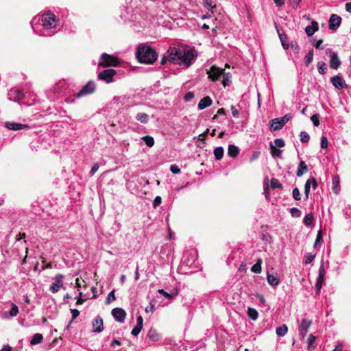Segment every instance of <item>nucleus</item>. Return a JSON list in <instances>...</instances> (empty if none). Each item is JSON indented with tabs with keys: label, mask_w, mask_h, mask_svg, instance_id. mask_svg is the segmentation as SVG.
<instances>
[{
	"label": "nucleus",
	"mask_w": 351,
	"mask_h": 351,
	"mask_svg": "<svg viewBox=\"0 0 351 351\" xmlns=\"http://www.w3.org/2000/svg\"><path fill=\"white\" fill-rule=\"evenodd\" d=\"M112 315L115 320L120 323L123 322L126 317L125 311L123 308L119 307L112 309Z\"/></svg>",
	"instance_id": "13"
},
{
	"label": "nucleus",
	"mask_w": 351,
	"mask_h": 351,
	"mask_svg": "<svg viewBox=\"0 0 351 351\" xmlns=\"http://www.w3.org/2000/svg\"><path fill=\"white\" fill-rule=\"evenodd\" d=\"M239 148L234 145H230L228 146V154L230 157H232V158H235L237 156L238 154H239Z\"/></svg>",
	"instance_id": "25"
},
{
	"label": "nucleus",
	"mask_w": 351,
	"mask_h": 351,
	"mask_svg": "<svg viewBox=\"0 0 351 351\" xmlns=\"http://www.w3.org/2000/svg\"><path fill=\"white\" fill-rule=\"evenodd\" d=\"M202 4L205 8L213 13V10L215 8V5H213V1L211 0H202Z\"/></svg>",
	"instance_id": "38"
},
{
	"label": "nucleus",
	"mask_w": 351,
	"mask_h": 351,
	"mask_svg": "<svg viewBox=\"0 0 351 351\" xmlns=\"http://www.w3.org/2000/svg\"><path fill=\"white\" fill-rule=\"evenodd\" d=\"M278 36L283 48L287 50L289 48V44L287 43V39L285 35H283L278 32Z\"/></svg>",
	"instance_id": "35"
},
{
	"label": "nucleus",
	"mask_w": 351,
	"mask_h": 351,
	"mask_svg": "<svg viewBox=\"0 0 351 351\" xmlns=\"http://www.w3.org/2000/svg\"><path fill=\"white\" fill-rule=\"evenodd\" d=\"M318 23L315 21H313L311 25L306 27L305 32L308 36H311L318 30Z\"/></svg>",
	"instance_id": "20"
},
{
	"label": "nucleus",
	"mask_w": 351,
	"mask_h": 351,
	"mask_svg": "<svg viewBox=\"0 0 351 351\" xmlns=\"http://www.w3.org/2000/svg\"><path fill=\"white\" fill-rule=\"evenodd\" d=\"M321 147L323 149H326L328 147V139L326 136H322L321 137Z\"/></svg>",
	"instance_id": "53"
},
{
	"label": "nucleus",
	"mask_w": 351,
	"mask_h": 351,
	"mask_svg": "<svg viewBox=\"0 0 351 351\" xmlns=\"http://www.w3.org/2000/svg\"><path fill=\"white\" fill-rule=\"evenodd\" d=\"M136 119L142 123H147L149 121V117L146 113L139 112L136 114Z\"/></svg>",
	"instance_id": "28"
},
{
	"label": "nucleus",
	"mask_w": 351,
	"mask_h": 351,
	"mask_svg": "<svg viewBox=\"0 0 351 351\" xmlns=\"http://www.w3.org/2000/svg\"><path fill=\"white\" fill-rule=\"evenodd\" d=\"M158 292L160 294L162 295L165 298H167L168 300L173 299L178 294L177 292L175 294H170V293H167V291H165L164 289H158Z\"/></svg>",
	"instance_id": "41"
},
{
	"label": "nucleus",
	"mask_w": 351,
	"mask_h": 351,
	"mask_svg": "<svg viewBox=\"0 0 351 351\" xmlns=\"http://www.w3.org/2000/svg\"><path fill=\"white\" fill-rule=\"evenodd\" d=\"M8 97L10 101L19 102L25 97V93L23 89L12 88L9 90Z\"/></svg>",
	"instance_id": "6"
},
{
	"label": "nucleus",
	"mask_w": 351,
	"mask_h": 351,
	"mask_svg": "<svg viewBox=\"0 0 351 351\" xmlns=\"http://www.w3.org/2000/svg\"><path fill=\"white\" fill-rule=\"evenodd\" d=\"M313 50H310L304 58L305 65L308 66L313 61Z\"/></svg>",
	"instance_id": "36"
},
{
	"label": "nucleus",
	"mask_w": 351,
	"mask_h": 351,
	"mask_svg": "<svg viewBox=\"0 0 351 351\" xmlns=\"http://www.w3.org/2000/svg\"><path fill=\"white\" fill-rule=\"evenodd\" d=\"M42 24L45 29L44 32L41 34L42 36H52L55 29L58 26V20L54 14L51 12L45 13L42 16Z\"/></svg>",
	"instance_id": "3"
},
{
	"label": "nucleus",
	"mask_w": 351,
	"mask_h": 351,
	"mask_svg": "<svg viewBox=\"0 0 351 351\" xmlns=\"http://www.w3.org/2000/svg\"><path fill=\"white\" fill-rule=\"evenodd\" d=\"M308 171V167L306 165L304 161H300L296 171V175L298 177L302 176L305 173Z\"/></svg>",
	"instance_id": "21"
},
{
	"label": "nucleus",
	"mask_w": 351,
	"mask_h": 351,
	"mask_svg": "<svg viewBox=\"0 0 351 351\" xmlns=\"http://www.w3.org/2000/svg\"><path fill=\"white\" fill-rule=\"evenodd\" d=\"M267 279L268 283L271 286H276L279 283V278L277 276V274H267Z\"/></svg>",
	"instance_id": "24"
},
{
	"label": "nucleus",
	"mask_w": 351,
	"mask_h": 351,
	"mask_svg": "<svg viewBox=\"0 0 351 351\" xmlns=\"http://www.w3.org/2000/svg\"><path fill=\"white\" fill-rule=\"evenodd\" d=\"M276 334L279 337H284L288 332V328L285 324L278 327L276 330Z\"/></svg>",
	"instance_id": "31"
},
{
	"label": "nucleus",
	"mask_w": 351,
	"mask_h": 351,
	"mask_svg": "<svg viewBox=\"0 0 351 351\" xmlns=\"http://www.w3.org/2000/svg\"><path fill=\"white\" fill-rule=\"evenodd\" d=\"M271 186L272 189H281L282 185L279 182L278 180L272 178L271 180Z\"/></svg>",
	"instance_id": "44"
},
{
	"label": "nucleus",
	"mask_w": 351,
	"mask_h": 351,
	"mask_svg": "<svg viewBox=\"0 0 351 351\" xmlns=\"http://www.w3.org/2000/svg\"><path fill=\"white\" fill-rule=\"evenodd\" d=\"M269 123L270 128L273 130H279L284 126L278 118L271 119Z\"/></svg>",
	"instance_id": "22"
},
{
	"label": "nucleus",
	"mask_w": 351,
	"mask_h": 351,
	"mask_svg": "<svg viewBox=\"0 0 351 351\" xmlns=\"http://www.w3.org/2000/svg\"><path fill=\"white\" fill-rule=\"evenodd\" d=\"M222 75H223L222 84H223V86H228L231 82L232 75L230 74V73H224L223 71Z\"/></svg>",
	"instance_id": "32"
},
{
	"label": "nucleus",
	"mask_w": 351,
	"mask_h": 351,
	"mask_svg": "<svg viewBox=\"0 0 351 351\" xmlns=\"http://www.w3.org/2000/svg\"><path fill=\"white\" fill-rule=\"evenodd\" d=\"M315 339H316V337L311 334L309 336H308V350H313L315 348V346H314V343L315 341Z\"/></svg>",
	"instance_id": "37"
},
{
	"label": "nucleus",
	"mask_w": 351,
	"mask_h": 351,
	"mask_svg": "<svg viewBox=\"0 0 351 351\" xmlns=\"http://www.w3.org/2000/svg\"><path fill=\"white\" fill-rule=\"evenodd\" d=\"M341 23V18L337 14H333L330 16L328 21L329 29L333 31L337 30Z\"/></svg>",
	"instance_id": "12"
},
{
	"label": "nucleus",
	"mask_w": 351,
	"mask_h": 351,
	"mask_svg": "<svg viewBox=\"0 0 351 351\" xmlns=\"http://www.w3.org/2000/svg\"><path fill=\"white\" fill-rule=\"evenodd\" d=\"M318 72L320 74H324L327 70V66L325 62H319L317 63Z\"/></svg>",
	"instance_id": "42"
},
{
	"label": "nucleus",
	"mask_w": 351,
	"mask_h": 351,
	"mask_svg": "<svg viewBox=\"0 0 351 351\" xmlns=\"http://www.w3.org/2000/svg\"><path fill=\"white\" fill-rule=\"evenodd\" d=\"M289 47L291 48V49L295 53H299V51H300V47L298 45V43L296 42H292L290 45H289Z\"/></svg>",
	"instance_id": "54"
},
{
	"label": "nucleus",
	"mask_w": 351,
	"mask_h": 351,
	"mask_svg": "<svg viewBox=\"0 0 351 351\" xmlns=\"http://www.w3.org/2000/svg\"><path fill=\"white\" fill-rule=\"evenodd\" d=\"M330 66L331 69H337L341 65V61L338 57L337 53L331 55L330 58Z\"/></svg>",
	"instance_id": "17"
},
{
	"label": "nucleus",
	"mask_w": 351,
	"mask_h": 351,
	"mask_svg": "<svg viewBox=\"0 0 351 351\" xmlns=\"http://www.w3.org/2000/svg\"><path fill=\"white\" fill-rule=\"evenodd\" d=\"M43 335L40 333H36L33 335V337L30 341V343H31V345H36V344L41 343L43 341Z\"/></svg>",
	"instance_id": "30"
},
{
	"label": "nucleus",
	"mask_w": 351,
	"mask_h": 351,
	"mask_svg": "<svg viewBox=\"0 0 351 351\" xmlns=\"http://www.w3.org/2000/svg\"><path fill=\"white\" fill-rule=\"evenodd\" d=\"M162 202V199L160 196H156L153 202V206L154 208H156Z\"/></svg>",
	"instance_id": "59"
},
{
	"label": "nucleus",
	"mask_w": 351,
	"mask_h": 351,
	"mask_svg": "<svg viewBox=\"0 0 351 351\" xmlns=\"http://www.w3.org/2000/svg\"><path fill=\"white\" fill-rule=\"evenodd\" d=\"M311 320L307 319H302L299 327V333L302 339H304L308 331V328L311 326Z\"/></svg>",
	"instance_id": "10"
},
{
	"label": "nucleus",
	"mask_w": 351,
	"mask_h": 351,
	"mask_svg": "<svg viewBox=\"0 0 351 351\" xmlns=\"http://www.w3.org/2000/svg\"><path fill=\"white\" fill-rule=\"evenodd\" d=\"M115 295H114V291H111L106 298V303L110 304L112 301H114L115 300Z\"/></svg>",
	"instance_id": "47"
},
{
	"label": "nucleus",
	"mask_w": 351,
	"mask_h": 351,
	"mask_svg": "<svg viewBox=\"0 0 351 351\" xmlns=\"http://www.w3.org/2000/svg\"><path fill=\"white\" fill-rule=\"evenodd\" d=\"M313 215L311 213L307 214L305 215L303 219V223L306 226H311L313 223Z\"/></svg>",
	"instance_id": "40"
},
{
	"label": "nucleus",
	"mask_w": 351,
	"mask_h": 351,
	"mask_svg": "<svg viewBox=\"0 0 351 351\" xmlns=\"http://www.w3.org/2000/svg\"><path fill=\"white\" fill-rule=\"evenodd\" d=\"M194 97V93L191 91L187 92L184 95V100L186 101H191Z\"/></svg>",
	"instance_id": "60"
},
{
	"label": "nucleus",
	"mask_w": 351,
	"mask_h": 351,
	"mask_svg": "<svg viewBox=\"0 0 351 351\" xmlns=\"http://www.w3.org/2000/svg\"><path fill=\"white\" fill-rule=\"evenodd\" d=\"M93 332H101L104 330L103 319L101 317H97L92 322Z\"/></svg>",
	"instance_id": "15"
},
{
	"label": "nucleus",
	"mask_w": 351,
	"mask_h": 351,
	"mask_svg": "<svg viewBox=\"0 0 351 351\" xmlns=\"http://www.w3.org/2000/svg\"><path fill=\"white\" fill-rule=\"evenodd\" d=\"M270 149H271V154L274 158H281L282 157V150L278 149V147H276V146L274 145V144H270Z\"/></svg>",
	"instance_id": "26"
},
{
	"label": "nucleus",
	"mask_w": 351,
	"mask_h": 351,
	"mask_svg": "<svg viewBox=\"0 0 351 351\" xmlns=\"http://www.w3.org/2000/svg\"><path fill=\"white\" fill-rule=\"evenodd\" d=\"M119 63V61L117 57L104 53L100 58L99 66L104 67L116 66Z\"/></svg>",
	"instance_id": "4"
},
{
	"label": "nucleus",
	"mask_w": 351,
	"mask_h": 351,
	"mask_svg": "<svg viewBox=\"0 0 351 351\" xmlns=\"http://www.w3.org/2000/svg\"><path fill=\"white\" fill-rule=\"evenodd\" d=\"M148 338L153 342L158 341L160 339V335L154 328H151L148 332Z\"/></svg>",
	"instance_id": "23"
},
{
	"label": "nucleus",
	"mask_w": 351,
	"mask_h": 351,
	"mask_svg": "<svg viewBox=\"0 0 351 351\" xmlns=\"http://www.w3.org/2000/svg\"><path fill=\"white\" fill-rule=\"evenodd\" d=\"M5 127L8 128L9 130H22L26 128H28V126L25 124H21L14 122H6L5 123Z\"/></svg>",
	"instance_id": "18"
},
{
	"label": "nucleus",
	"mask_w": 351,
	"mask_h": 351,
	"mask_svg": "<svg viewBox=\"0 0 351 351\" xmlns=\"http://www.w3.org/2000/svg\"><path fill=\"white\" fill-rule=\"evenodd\" d=\"M247 315L248 317L255 321L258 319V311L254 308H251V307H248L247 308Z\"/></svg>",
	"instance_id": "27"
},
{
	"label": "nucleus",
	"mask_w": 351,
	"mask_h": 351,
	"mask_svg": "<svg viewBox=\"0 0 351 351\" xmlns=\"http://www.w3.org/2000/svg\"><path fill=\"white\" fill-rule=\"evenodd\" d=\"M324 276H325L324 266V263H322V264L319 268L318 277H317V282L315 284V289H316L317 293H319L320 289L323 285L324 280Z\"/></svg>",
	"instance_id": "11"
},
{
	"label": "nucleus",
	"mask_w": 351,
	"mask_h": 351,
	"mask_svg": "<svg viewBox=\"0 0 351 351\" xmlns=\"http://www.w3.org/2000/svg\"><path fill=\"white\" fill-rule=\"evenodd\" d=\"M71 313L72 314V320H74L75 319H76L79 315H80V312L77 309H71ZM72 322H70V324Z\"/></svg>",
	"instance_id": "61"
},
{
	"label": "nucleus",
	"mask_w": 351,
	"mask_h": 351,
	"mask_svg": "<svg viewBox=\"0 0 351 351\" xmlns=\"http://www.w3.org/2000/svg\"><path fill=\"white\" fill-rule=\"evenodd\" d=\"M308 180L311 182V185L313 186V189L317 188V183L316 179L314 177H312V178L308 179Z\"/></svg>",
	"instance_id": "63"
},
{
	"label": "nucleus",
	"mask_w": 351,
	"mask_h": 351,
	"mask_svg": "<svg viewBox=\"0 0 351 351\" xmlns=\"http://www.w3.org/2000/svg\"><path fill=\"white\" fill-rule=\"evenodd\" d=\"M322 230H319V231H318L317 237H316V240L314 243V247H317V245L322 241Z\"/></svg>",
	"instance_id": "56"
},
{
	"label": "nucleus",
	"mask_w": 351,
	"mask_h": 351,
	"mask_svg": "<svg viewBox=\"0 0 351 351\" xmlns=\"http://www.w3.org/2000/svg\"><path fill=\"white\" fill-rule=\"evenodd\" d=\"M155 309V304L153 302H150L149 304L145 308V312L146 313H152L154 311Z\"/></svg>",
	"instance_id": "57"
},
{
	"label": "nucleus",
	"mask_w": 351,
	"mask_h": 351,
	"mask_svg": "<svg viewBox=\"0 0 351 351\" xmlns=\"http://www.w3.org/2000/svg\"><path fill=\"white\" fill-rule=\"evenodd\" d=\"M315 257V254H313L311 253H307L305 255L304 263L306 265L311 263L313 261Z\"/></svg>",
	"instance_id": "45"
},
{
	"label": "nucleus",
	"mask_w": 351,
	"mask_h": 351,
	"mask_svg": "<svg viewBox=\"0 0 351 351\" xmlns=\"http://www.w3.org/2000/svg\"><path fill=\"white\" fill-rule=\"evenodd\" d=\"M170 53V61L174 64L189 66L195 60L196 55L190 48L171 49L168 51Z\"/></svg>",
	"instance_id": "1"
},
{
	"label": "nucleus",
	"mask_w": 351,
	"mask_h": 351,
	"mask_svg": "<svg viewBox=\"0 0 351 351\" xmlns=\"http://www.w3.org/2000/svg\"><path fill=\"white\" fill-rule=\"evenodd\" d=\"M291 115L290 114H287L282 117L278 118L280 121L282 122V123L285 125L286 123H287L291 119Z\"/></svg>",
	"instance_id": "52"
},
{
	"label": "nucleus",
	"mask_w": 351,
	"mask_h": 351,
	"mask_svg": "<svg viewBox=\"0 0 351 351\" xmlns=\"http://www.w3.org/2000/svg\"><path fill=\"white\" fill-rule=\"evenodd\" d=\"M311 182L307 180L306 181V183L304 184V194H305V196H306V198L308 199V195H309V193H310V189H311Z\"/></svg>",
	"instance_id": "46"
},
{
	"label": "nucleus",
	"mask_w": 351,
	"mask_h": 351,
	"mask_svg": "<svg viewBox=\"0 0 351 351\" xmlns=\"http://www.w3.org/2000/svg\"><path fill=\"white\" fill-rule=\"evenodd\" d=\"M117 74V71L112 69H106L98 74V78L106 83H110L113 80V77Z\"/></svg>",
	"instance_id": "7"
},
{
	"label": "nucleus",
	"mask_w": 351,
	"mask_h": 351,
	"mask_svg": "<svg viewBox=\"0 0 351 351\" xmlns=\"http://www.w3.org/2000/svg\"><path fill=\"white\" fill-rule=\"evenodd\" d=\"M231 112L232 114V116L235 118H237L239 116V111L236 109V108L234 106H231Z\"/></svg>",
	"instance_id": "64"
},
{
	"label": "nucleus",
	"mask_w": 351,
	"mask_h": 351,
	"mask_svg": "<svg viewBox=\"0 0 351 351\" xmlns=\"http://www.w3.org/2000/svg\"><path fill=\"white\" fill-rule=\"evenodd\" d=\"M311 119L313 123L315 126H318L319 125V115L315 114L311 116Z\"/></svg>",
	"instance_id": "55"
},
{
	"label": "nucleus",
	"mask_w": 351,
	"mask_h": 351,
	"mask_svg": "<svg viewBox=\"0 0 351 351\" xmlns=\"http://www.w3.org/2000/svg\"><path fill=\"white\" fill-rule=\"evenodd\" d=\"M64 278V276L61 274H58L55 276V277L53 278L54 280L50 287L49 290L53 293H57L60 291L61 288L64 286V282L63 280Z\"/></svg>",
	"instance_id": "5"
},
{
	"label": "nucleus",
	"mask_w": 351,
	"mask_h": 351,
	"mask_svg": "<svg viewBox=\"0 0 351 351\" xmlns=\"http://www.w3.org/2000/svg\"><path fill=\"white\" fill-rule=\"evenodd\" d=\"M136 55L138 60L144 64H152L158 57L156 51L147 45H139Z\"/></svg>",
	"instance_id": "2"
},
{
	"label": "nucleus",
	"mask_w": 351,
	"mask_h": 351,
	"mask_svg": "<svg viewBox=\"0 0 351 351\" xmlns=\"http://www.w3.org/2000/svg\"><path fill=\"white\" fill-rule=\"evenodd\" d=\"M332 191L335 193H338L339 191V178L338 176H335L332 178Z\"/></svg>",
	"instance_id": "34"
},
{
	"label": "nucleus",
	"mask_w": 351,
	"mask_h": 351,
	"mask_svg": "<svg viewBox=\"0 0 351 351\" xmlns=\"http://www.w3.org/2000/svg\"><path fill=\"white\" fill-rule=\"evenodd\" d=\"M95 90V84L93 81H89L82 89L77 93L76 97L80 98L83 96L93 93Z\"/></svg>",
	"instance_id": "9"
},
{
	"label": "nucleus",
	"mask_w": 351,
	"mask_h": 351,
	"mask_svg": "<svg viewBox=\"0 0 351 351\" xmlns=\"http://www.w3.org/2000/svg\"><path fill=\"white\" fill-rule=\"evenodd\" d=\"M212 104V99L210 97L206 96L202 98L198 104V109L204 110Z\"/></svg>",
	"instance_id": "19"
},
{
	"label": "nucleus",
	"mask_w": 351,
	"mask_h": 351,
	"mask_svg": "<svg viewBox=\"0 0 351 351\" xmlns=\"http://www.w3.org/2000/svg\"><path fill=\"white\" fill-rule=\"evenodd\" d=\"M290 213L294 217H299L301 215V211L297 208H291Z\"/></svg>",
	"instance_id": "48"
},
{
	"label": "nucleus",
	"mask_w": 351,
	"mask_h": 351,
	"mask_svg": "<svg viewBox=\"0 0 351 351\" xmlns=\"http://www.w3.org/2000/svg\"><path fill=\"white\" fill-rule=\"evenodd\" d=\"M330 82L338 90H341L347 86L345 81L339 75H335L331 77Z\"/></svg>",
	"instance_id": "14"
},
{
	"label": "nucleus",
	"mask_w": 351,
	"mask_h": 351,
	"mask_svg": "<svg viewBox=\"0 0 351 351\" xmlns=\"http://www.w3.org/2000/svg\"><path fill=\"white\" fill-rule=\"evenodd\" d=\"M293 197L295 200L301 199L300 192L298 188H294L293 189Z\"/></svg>",
	"instance_id": "50"
},
{
	"label": "nucleus",
	"mask_w": 351,
	"mask_h": 351,
	"mask_svg": "<svg viewBox=\"0 0 351 351\" xmlns=\"http://www.w3.org/2000/svg\"><path fill=\"white\" fill-rule=\"evenodd\" d=\"M285 141L282 138H276L274 140V146L276 147H282L285 146Z\"/></svg>",
	"instance_id": "51"
},
{
	"label": "nucleus",
	"mask_w": 351,
	"mask_h": 351,
	"mask_svg": "<svg viewBox=\"0 0 351 351\" xmlns=\"http://www.w3.org/2000/svg\"><path fill=\"white\" fill-rule=\"evenodd\" d=\"M170 171L173 174H178L180 172V169L176 165H172L170 167Z\"/></svg>",
	"instance_id": "58"
},
{
	"label": "nucleus",
	"mask_w": 351,
	"mask_h": 351,
	"mask_svg": "<svg viewBox=\"0 0 351 351\" xmlns=\"http://www.w3.org/2000/svg\"><path fill=\"white\" fill-rule=\"evenodd\" d=\"M18 313H19L18 306L13 304L12 306V308L10 309V315L12 317H15L17 315Z\"/></svg>",
	"instance_id": "49"
},
{
	"label": "nucleus",
	"mask_w": 351,
	"mask_h": 351,
	"mask_svg": "<svg viewBox=\"0 0 351 351\" xmlns=\"http://www.w3.org/2000/svg\"><path fill=\"white\" fill-rule=\"evenodd\" d=\"M262 260L258 259L256 263L252 267L251 271L255 274H260L262 271L261 269Z\"/></svg>",
	"instance_id": "29"
},
{
	"label": "nucleus",
	"mask_w": 351,
	"mask_h": 351,
	"mask_svg": "<svg viewBox=\"0 0 351 351\" xmlns=\"http://www.w3.org/2000/svg\"><path fill=\"white\" fill-rule=\"evenodd\" d=\"M99 164L97 162L95 163L92 168H91V170H90V174L91 176L94 175L98 170L99 169Z\"/></svg>",
	"instance_id": "62"
},
{
	"label": "nucleus",
	"mask_w": 351,
	"mask_h": 351,
	"mask_svg": "<svg viewBox=\"0 0 351 351\" xmlns=\"http://www.w3.org/2000/svg\"><path fill=\"white\" fill-rule=\"evenodd\" d=\"M142 139L148 147H152L154 145V139L151 136H145Z\"/></svg>",
	"instance_id": "39"
},
{
	"label": "nucleus",
	"mask_w": 351,
	"mask_h": 351,
	"mask_svg": "<svg viewBox=\"0 0 351 351\" xmlns=\"http://www.w3.org/2000/svg\"><path fill=\"white\" fill-rule=\"evenodd\" d=\"M143 326V319L141 315H139L136 318V325L132 329L131 333L134 336H137L141 331Z\"/></svg>",
	"instance_id": "16"
},
{
	"label": "nucleus",
	"mask_w": 351,
	"mask_h": 351,
	"mask_svg": "<svg viewBox=\"0 0 351 351\" xmlns=\"http://www.w3.org/2000/svg\"><path fill=\"white\" fill-rule=\"evenodd\" d=\"M300 138L302 143H307L310 140V136L306 132H301L300 134Z\"/></svg>",
	"instance_id": "43"
},
{
	"label": "nucleus",
	"mask_w": 351,
	"mask_h": 351,
	"mask_svg": "<svg viewBox=\"0 0 351 351\" xmlns=\"http://www.w3.org/2000/svg\"><path fill=\"white\" fill-rule=\"evenodd\" d=\"M223 71V69L213 65L207 71L208 77L213 82L217 81L222 75Z\"/></svg>",
	"instance_id": "8"
},
{
	"label": "nucleus",
	"mask_w": 351,
	"mask_h": 351,
	"mask_svg": "<svg viewBox=\"0 0 351 351\" xmlns=\"http://www.w3.org/2000/svg\"><path fill=\"white\" fill-rule=\"evenodd\" d=\"M214 155L215 157V159L217 160H221L223 158V149L222 147H218L215 149L214 150Z\"/></svg>",
	"instance_id": "33"
}]
</instances>
